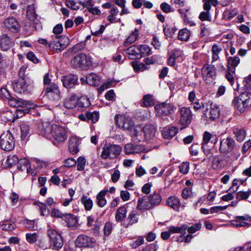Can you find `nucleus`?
<instances>
[{"label":"nucleus","instance_id":"nucleus-1","mask_svg":"<svg viewBox=\"0 0 251 251\" xmlns=\"http://www.w3.org/2000/svg\"><path fill=\"white\" fill-rule=\"evenodd\" d=\"M232 104L240 113L248 111L251 107V93L243 92L238 97L234 98Z\"/></svg>","mask_w":251,"mask_h":251},{"label":"nucleus","instance_id":"nucleus-2","mask_svg":"<svg viewBox=\"0 0 251 251\" xmlns=\"http://www.w3.org/2000/svg\"><path fill=\"white\" fill-rule=\"evenodd\" d=\"M69 38L64 35H53L50 41V50L53 52H59L69 45Z\"/></svg>","mask_w":251,"mask_h":251},{"label":"nucleus","instance_id":"nucleus-3","mask_svg":"<svg viewBox=\"0 0 251 251\" xmlns=\"http://www.w3.org/2000/svg\"><path fill=\"white\" fill-rule=\"evenodd\" d=\"M61 232L52 228L48 229L47 234L49 238V248L53 250L58 251L64 245L63 237Z\"/></svg>","mask_w":251,"mask_h":251},{"label":"nucleus","instance_id":"nucleus-4","mask_svg":"<svg viewBox=\"0 0 251 251\" xmlns=\"http://www.w3.org/2000/svg\"><path fill=\"white\" fill-rule=\"evenodd\" d=\"M51 137L53 138L52 142L55 145L63 143L68 137L67 130L65 127L52 125Z\"/></svg>","mask_w":251,"mask_h":251},{"label":"nucleus","instance_id":"nucleus-5","mask_svg":"<svg viewBox=\"0 0 251 251\" xmlns=\"http://www.w3.org/2000/svg\"><path fill=\"white\" fill-rule=\"evenodd\" d=\"M122 148L115 144H105L103 148L100 157L103 159H113L121 153Z\"/></svg>","mask_w":251,"mask_h":251},{"label":"nucleus","instance_id":"nucleus-6","mask_svg":"<svg viewBox=\"0 0 251 251\" xmlns=\"http://www.w3.org/2000/svg\"><path fill=\"white\" fill-rule=\"evenodd\" d=\"M91 58L84 53H79L74 57L72 60V65L76 68L86 70L91 65Z\"/></svg>","mask_w":251,"mask_h":251},{"label":"nucleus","instance_id":"nucleus-7","mask_svg":"<svg viewBox=\"0 0 251 251\" xmlns=\"http://www.w3.org/2000/svg\"><path fill=\"white\" fill-rule=\"evenodd\" d=\"M15 146L13 135L9 131L3 133L0 137V146L3 150L10 151Z\"/></svg>","mask_w":251,"mask_h":251},{"label":"nucleus","instance_id":"nucleus-8","mask_svg":"<svg viewBox=\"0 0 251 251\" xmlns=\"http://www.w3.org/2000/svg\"><path fill=\"white\" fill-rule=\"evenodd\" d=\"M201 74L205 82L207 84H210L214 81L216 78L215 67L212 64L206 63L201 69Z\"/></svg>","mask_w":251,"mask_h":251},{"label":"nucleus","instance_id":"nucleus-9","mask_svg":"<svg viewBox=\"0 0 251 251\" xmlns=\"http://www.w3.org/2000/svg\"><path fill=\"white\" fill-rule=\"evenodd\" d=\"M156 115L159 117L167 116L173 113L176 108L170 103L163 102L155 106Z\"/></svg>","mask_w":251,"mask_h":251},{"label":"nucleus","instance_id":"nucleus-10","mask_svg":"<svg viewBox=\"0 0 251 251\" xmlns=\"http://www.w3.org/2000/svg\"><path fill=\"white\" fill-rule=\"evenodd\" d=\"M235 142L234 140L228 137L220 141L219 152L222 154H227L231 152L234 149Z\"/></svg>","mask_w":251,"mask_h":251},{"label":"nucleus","instance_id":"nucleus-11","mask_svg":"<svg viewBox=\"0 0 251 251\" xmlns=\"http://www.w3.org/2000/svg\"><path fill=\"white\" fill-rule=\"evenodd\" d=\"M179 124L183 126L181 129L188 126L191 123L192 120V113L189 108L182 107L180 110Z\"/></svg>","mask_w":251,"mask_h":251},{"label":"nucleus","instance_id":"nucleus-12","mask_svg":"<svg viewBox=\"0 0 251 251\" xmlns=\"http://www.w3.org/2000/svg\"><path fill=\"white\" fill-rule=\"evenodd\" d=\"M75 244L79 247L93 248L96 245V240L92 237L80 234L76 238Z\"/></svg>","mask_w":251,"mask_h":251},{"label":"nucleus","instance_id":"nucleus-13","mask_svg":"<svg viewBox=\"0 0 251 251\" xmlns=\"http://www.w3.org/2000/svg\"><path fill=\"white\" fill-rule=\"evenodd\" d=\"M116 125L124 130H131L133 126L131 120L121 115H116L115 117Z\"/></svg>","mask_w":251,"mask_h":251},{"label":"nucleus","instance_id":"nucleus-14","mask_svg":"<svg viewBox=\"0 0 251 251\" xmlns=\"http://www.w3.org/2000/svg\"><path fill=\"white\" fill-rule=\"evenodd\" d=\"M52 128V125L48 121H40L38 123L37 132L38 133L50 139L51 138V129Z\"/></svg>","mask_w":251,"mask_h":251},{"label":"nucleus","instance_id":"nucleus-15","mask_svg":"<svg viewBox=\"0 0 251 251\" xmlns=\"http://www.w3.org/2000/svg\"><path fill=\"white\" fill-rule=\"evenodd\" d=\"M48 97L52 100H58L60 99V92L58 86L55 84H52L46 89Z\"/></svg>","mask_w":251,"mask_h":251},{"label":"nucleus","instance_id":"nucleus-16","mask_svg":"<svg viewBox=\"0 0 251 251\" xmlns=\"http://www.w3.org/2000/svg\"><path fill=\"white\" fill-rule=\"evenodd\" d=\"M205 117L209 120H214L218 118L220 115V109L218 105L211 103L210 108L205 111L204 113Z\"/></svg>","mask_w":251,"mask_h":251},{"label":"nucleus","instance_id":"nucleus-17","mask_svg":"<svg viewBox=\"0 0 251 251\" xmlns=\"http://www.w3.org/2000/svg\"><path fill=\"white\" fill-rule=\"evenodd\" d=\"M61 81L64 87L70 89L77 84L78 77L76 75L69 74L62 76Z\"/></svg>","mask_w":251,"mask_h":251},{"label":"nucleus","instance_id":"nucleus-18","mask_svg":"<svg viewBox=\"0 0 251 251\" xmlns=\"http://www.w3.org/2000/svg\"><path fill=\"white\" fill-rule=\"evenodd\" d=\"M139 213L137 211L133 210L128 215L127 218L124 221L123 226L125 228H128L134 224L138 223L139 220Z\"/></svg>","mask_w":251,"mask_h":251},{"label":"nucleus","instance_id":"nucleus-19","mask_svg":"<svg viewBox=\"0 0 251 251\" xmlns=\"http://www.w3.org/2000/svg\"><path fill=\"white\" fill-rule=\"evenodd\" d=\"M218 141V136L215 134H212L208 131H205L202 135V142L201 143V148L204 149L207 146L209 142L215 145Z\"/></svg>","mask_w":251,"mask_h":251},{"label":"nucleus","instance_id":"nucleus-20","mask_svg":"<svg viewBox=\"0 0 251 251\" xmlns=\"http://www.w3.org/2000/svg\"><path fill=\"white\" fill-rule=\"evenodd\" d=\"M5 26L13 32H18L20 30V26L16 18L13 17H9L4 21Z\"/></svg>","mask_w":251,"mask_h":251},{"label":"nucleus","instance_id":"nucleus-21","mask_svg":"<svg viewBox=\"0 0 251 251\" xmlns=\"http://www.w3.org/2000/svg\"><path fill=\"white\" fill-rule=\"evenodd\" d=\"M9 104L13 107H21L22 108L27 107L30 108L29 103L27 101H25L22 99L15 98L11 96V97L8 100Z\"/></svg>","mask_w":251,"mask_h":251},{"label":"nucleus","instance_id":"nucleus-22","mask_svg":"<svg viewBox=\"0 0 251 251\" xmlns=\"http://www.w3.org/2000/svg\"><path fill=\"white\" fill-rule=\"evenodd\" d=\"M14 90L19 93H25L27 91L28 86L26 81L24 79H19L17 82L12 83Z\"/></svg>","mask_w":251,"mask_h":251},{"label":"nucleus","instance_id":"nucleus-23","mask_svg":"<svg viewBox=\"0 0 251 251\" xmlns=\"http://www.w3.org/2000/svg\"><path fill=\"white\" fill-rule=\"evenodd\" d=\"M235 220L231 221V224L236 227H243L249 225L246 221H251V217L249 215L237 216Z\"/></svg>","mask_w":251,"mask_h":251},{"label":"nucleus","instance_id":"nucleus-24","mask_svg":"<svg viewBox=\"0 0 251 251\" xmlns=\"http://www.w3.org/2000/svg\"><path fill=\"white\" fill-rule=\"evenodd\" d=\"M141 132H143L145 139L148 141L154 138L156 132V128L153 125H147L143 128Z\"/></svg>","mask_w":251,"mask_h":251},{"label":"nucleus","instance_id":"nucleus-25","mask_svg":"<svg viewBox=\"0 0 251 251\" xmlns=\"http://www.w3.org/2000/svg\"><path fill=\"white\" fill-rule=\"evenodd\" d=\"M12 46L11 39L7 35H2L0 37V48L3 51H7Z\"/></svg>","mask_w":251,"mask_h":251},{"label":"nucleus","instance_id":"nucleus-26","mask_svg":"<svg viewBox=\"0 0 251 251\" xmlns=\"http://www.w3.org/2000/svg\"><path fill=\"white\" fill-rule=\"evenodd\" d=\"M178 130V128L174 126L165 127L162 131V135L165 139H171L176 134Z\"/></svg>","mask_w":251,"mask_h":251},{"label":"nucleus","instance_id":"nucleus-27","mask_svg":"<svg viewBox=\"0 0 251 251\" xmlns=\"http://www.w3.org/2000/svg\"><path fill=\"white\" fill-rule=\"evenodd\" d=\"M127 210L126 207L121 206L119 207L116 212L115 220L117 222H120L123 226L124 221L126 220Z\"/></svg>","mask_w":251,"mask_h":251},{"label":"nucleus","instance_id":"nucleus-28","mask_svg":"<svg viewBox=\"0 0 251 251\" xmlns=\"http://www.w3.org/2000/svg\"><path fill=\"white\" fill-rule=\"evenodd\" d=\"M148 201L151 207H155L159 205L162 201V197L160 194L157 192H154L148 197Z\"/></svg>","mask_w":251,"mask_h":251},{"label":"nucleus","instance_id":"nucleus-29","mask_svg":"<svg viewBox=\"0 0 251 251\" xmlns=\"http://www.w3.org/2000/svg\"><path fill=\"white\" fill-rule=\"evenodd\" d=\"M108 192L107 189L100 191L96 196V202L100 207H104L107 203L105 196Z\"/></svg>","mask_w":251,"mask_h":251},{"label":"nucleus","instance_id":"nucleus-30","mask_svg":"<svg viewBox=\"0 0 251 251\" xmlns=\"http://www.w3.org/2000/svg\"><path fill=\"white\" fill-rule=\"evenodd\" d=\"M167 205L176 211H178L180 207L179 199L174 196L169 197L167 200Z\"/></svg>","mask_w":251,"mask_h":251},{"label":"nucleus","instance_id":"nucleus-31","mask_svg":"<svg viewBox=\"0 0 251 251\" xmlns=\"http://www.w3.org/2000/svg\"><path fill=\"white\" fill-rule=\"evenodd\" d=\"M240 59L237 56L229 57L227 60L228 70L232 73H235V68L238 65Z\"/></svg>","mask_w":251,"mask_h":251},{"label":"nucleus","instance_id":"nucleus-32","mask_svg":"<svg viewBox=\"0 0 251 251\" xmlns=\"http://www.w3.org/2000/svg\"><path fill=\"white\" fill-rule=\"evenodd\" d=\"M151 208L149 201H147V197L143 196L138 199L137 208L139 210L149 209Z\"/></svg>","mask_w":251,"mask_h":251},{"label":"nucleus","instance_id":"nucleus-33","mask_svg":"<svg viewBox=\"0 0 251 251\" xmlns=\"http://www.w3.org/2000/svg\"><path fill=\"white\" fill-rule=\"evenodd\" d=\"M222 50V48L221 46L216 44H214L211 49L212 52V62L213 63L214 62L219 59V54Z\"/></svg>","mask_w":251,"mask_h":251},{"label":"nucleus","instance_id":"nucleus-34","mask_svg":"<svg viewBox=\"0 0 251 251\" xmlns=\"http://www.w3.org/2000/svg\"><path fill=\"white\" fill-rule=\"evenodd\" d=\"M126 53L129 55L130 59H134L140 57L139 47L136 46H132L126 50Z\"/></svg>","mask_w":251,"mask_h":251},{"label":"nucleus","instance_id":"nucleus-35","mask_svg":"<svg viewBox=\"0 0 251 251\" xmlns=\"http://www.w3.org/2000/svg\"><path fill=\"white\" fill-rule=\"evenodd\" d=\"M77 97L73 95L66 99L64 101V106L68 109H73L76 106Z\"/></svg>","mask_w":251,"mask_h":251},{"label":"nucleus","instance_id":"nucleus-36","mask_svg":"<svg viewBox=\"0 0 251 251\" xmlns=\"http://www.w3.org/2000/svg\"><path fill=\"white\" fill-rule=\"evenodd\" d=\"M85 81L90 85H98L100 83V77L96 74L92 73L87 75Z\"/></svg>","mask_w":251,"mask_h":251},{"label":"nucleus","instance_id":"nucleus-37","mask_svg":"<svg viewBox=\"0 0 251 251\" xmlns=\"http://www.w3.org/2000/svg\"><path fill=\"white\" fill-rule=\"evenodd\" d=\"M64 220L67 223L69 227H74L77 223V218L73 214H68L64 216Z\"/></svg>","mask_w":251,"mask_h":251},{"label":"nucleus","instance_id":"nucleus-38","mask_svg":"<svg viewBox=\"0 0 251 251\" xmlns=\"http://www.w3.org/2000/svg\"><path fill=\"white\" fill-rule=\"evenodd\" d=\"M233 132L238 142L243 141L246 137V131L243 128L234 127L233 129Z\"/></svg>","mask_w":251,"mask_h":251},{"label":"nucleus","instance_id":"nucleus-39","mask_svg":"<svg viewBox=\"0 0 251 251\" xmlns=\"http://www.w3.org/2000/svg\"><path fill=\"white\" fill-rule=\"evenodd\" d=\"M76 106L78 109L82 110L83 108L88 107L90 105L89 99L86 97H81L78 100L77 99Z\"/></svg>","mask_w":251,"mask_h":251},{"label":"nucleus","instance_id":"nucleus-40","mask_svg":"<svg viewBox=\"0 0 251 251\" xmlns=\"http://www.w3.org/2000/svg\"><path fill=\"white\" fill-rule=\"evenodd\" d=\"M154 104L153 96L150 94L145 95L141 100V105L142 107H148Z\"/></svg>","mask_w":251,"mask_h":251},{"label":"nucleus","instance_id":"nucleus-41","mask_svg":"<svg viewBox=\"0 0 251 251\" xmlns=\"http://www.w3.org/2000/svg\"><path fill=\"white\" fill-rule=\"evenodd\" d=\"M139 32L138 29H135L133 31H132L130 35L127 37L126 41L124 43V45L126 46H128L130 44L135 42L138 37H139Z\"/></svg>","mask_w":251,"mask_h":251},{"label":"nucleus","instance_id":"nucleus-42","mask_svg":"<svg viewBox=\"0 0 251 251\" xmlns=\"http://www.w3.org/2000/svg\"><path fill=\"white\" fill-rule=\"evenodd\" d=\"M187 228L186 225H183L180 226H170L168 229L170 232L172 233H181L184 235Z\"/></svg>","mask_w":251,"mask_h":251},{"label":"nucleus","instance_id":"nucleus-43","mask_svg":"<svg viewBox=\"0 0 251 251\" xmlns=\"http://www.w3.org/2000/svg\"><path fill=\"white\" fill-rule=\"evenodd\" d=\"M80 201L86 211H90L92 209L93 206V202L91 198L83 195L81 197Z\"/></svg>","mask_w":251,"mask_h":251},{"label":"nucleus","instance_id":"nucleus-44","mask_svg":"<svg viewBox=\"0 0 251 251\" xmlns=\"http://www.w3.org/2000/svg\"><path fill=\"white\" fill-rule=\"evenodd\" d=\"M77 140L76 138L72 137L69 140V149L72 154H75L78 152Z\"/></svg>","mask_w":251,"mask_h":251},{"label":"nucleus","instance_id":"nucleus-45","mask_svg":"<svg viewBox=\"0 0 251 251\" xmlns=\"http://www.w3.org/2000/svg\"><path fill=\"white\" fill-rule=\"evenodd\" d=\"M190 34V31L187 28L180 29L178 32V39L182 41H187Z\"/></svg>","mask_w":251,"mask_h":251},{"label":"nucleus","instance_id":"nucleus-46","mask_svg":"<svg viewBox=\"0 0 251 251\" xmlns=\"http://www.w3.org/2000/svg\"><path fill=\"white\" fill-rule=\"evenodd\" d=\"M212 166L214 169H220L224 167V159L220 156L215 157L213 162Z\"/></svg>","mask_w":251,"mask_h":251},{"label":"nucleus","instance_id":"nucleus-47","mask_svg":"<svg viewBox=\"0 0 251 251\" xmlns=\"http://www.w3.org/2000/svg\"><path fill=\"white\" fill-rule=\"evenodd\" d=\"M131 65L136 72L139 71L143 72L148 69L145 64L144 63H140L137 61L131 62Z\"/></svg>","mask_w":251,"mask_h":251},{"label":"nucleus","instance_id":"nucleus-48","mask_svg":"<svg viewBox=\"0 0 251 251\" xmlns=\"http://www.w3.org/2000/svg\"><path fill=\"white\" fill-rule=\"evenodd\" d=\"M26 16L30 21H34L37 18V14L35 12V9L33 6L30 5L27 7L26 9Z\"/></svg>","mask_w":251,"mask_h":251},{"label":"nucleus","instance_id":"nucleus-49","mask_svg":"<svg viewBox=\"0 0 251 251\" xmlns=\"http://www.w3.org/2000/svg\"><path fill=\"white\" fill-rule=\"evenodd\" d=\"M82 4L81 2H78L75 0H66V5L69 8L72 10H77L80 7V5Z\"/></svg>","mask_w":251,"mask_h":251},{"label":"nucleus","instance_id":"nucleus-50","mask_svg":"<svg viewBox=\"0 0 251 251\" xmlns=\"http://www.w3.org/2000/svg\"><path fill=\"white\" fill-rule=\"evenodd\" d=\"M29 166V163L28 160L26 158H23L19 159V162L17 164V169L19 170L26 169V170L28 171Z\"/></svg>","mask_w":251,"mask_h":251},{"label":"nucleus","instance_id":"nucleus-51","mask_svg":"<svg viewBox=\"0 0 251 251\" xmlns=\"http://www.w3.org/2000/svg\"><path fill=\"white\" fill-rule=\"evenodd\" d=\"M19 157L16 155H9L6 160V163L8 167H11L16 164H18Z\"/></svg>","mask_w":251,"mask_h":251},{"label":"nucleus","instance_id":"nucleus-52","mask_svg":"<svg viewBox=\"0 0 251 251\" xmlns=\"http://www.w3.org/2000/svg\"><path fill=\"white\" fill-rule=\"evenodd\" d=\"M139 47L140 50V57L145 56L151 54V48L147 45H140Z\"/></svg>","mask_w":251,"mask_h":251},{"label":"nucleus","instance_id":"nucleus-53","mask_svg":"<svg viewBox=\"0 0 251 251\" xmlns=\"http://www.w3.org/2000/svg\"><path fill=\"white\" fill-rule=\"evenodd\" d=\"M203 7L204 10L208 11L211 9V6H216L218 4L217 0H203Z\"/></svg>","mask_w":251,"mask_h":251},{"label":"nucleus","instance_id":"nucleus-54","mask_svg":"<svg viewBox=\"0 0 251 251\" xmlns=\"http://www.w3.org/2000/svg\"><path fill=\"white\" fill-rule=\"evenodd\" d=\"M0 227L4 230L11 231L15 228V225L11 221H6L0 225Z\"/></svg>","mask_w":251,"mask_h":251},{"label":"nucleus","instance_id":"nucleus-55","mask_svg":"<svg viewBox=\"0 0 251 251\" xmlns=\"http://www.w3.org/2000/svg\"><path fill=\"white\" fill-rule=\"evenodd\" d=\"M87 116L88 117V120H90L92 123H96L99 119V112L97 111H94L90 112L87 111Z\"/></svg>","mask_w":251,"mask_h":251},{"label":"nucleus","instance_id":"nucleus-56","mask_svg":"<svg viewBox=\"0 0 251 251\" xmlns=\"http://www.w3.org/2000/svg\"><path fill=\"white\" fill-rule=\"evenodd\" d=\"M144 238L143 236H138L136 240L133 241L132 243H130V246L132 248L135 249L138 247L141 246V245L144 243Z\"/></svg>","mask_w":251,"mask_h":251},{"label":"nucleus","instance_id":"nucleus-57","mask_svg":"<svg viewBox=\"0 0 251 251\" xmlns=\"http://www.w3.org/2000/svg\"><path fill=\"white\" fill-rule=\"evenodd\" d=\"M21 138L24 140L29 133V127L28 125L25 124H22L21 125Z\"/></svg>","mask_w":251,"mask_h":251},{"label":"nucleus","instance_id":"nucleus-58","mask_svg":"<svg viewBox=\"0 0 251 251\" xmlns=\"http://www.w3.org/2000/svg\"><path fill=\"white\" fill-rule=\"evenodd\" d=\"M77 164V170L78 171H82L84 168L86 164V159L84 157L80 156L77 158V160L76 161Z\"/></svg>","mask_w":251,"mask_h":251},{"label":"nucleus","instance_id":"nucleus-59","mask_svg":"<svg viewBox=\"0 0 251 251\" xmlns=\"http://www.w3.org/2000/svg\"><path fill=\"white\" fill-rule=\"evenodd\" d=\"M25 236L27 241L30 244L35 243L37 240L38 235L36 233H27Z\"/></svg>","mask_w":251,"mask_h":251},{"label":"nucleus","instance_id":"nucleus-60","mask_svg":"<svg viewBox=\"0 0 251 251\" xmlns=\"http://www.w3.org/2000/svg\"><path fill=\"white\" fill-rule=\"evenodd\" d=\"M179 172L184 174H187L189 170V163L188 162H184L179 166Z\"/></svg>","mask_w":251,"mask_h":251},{"label":"nucleus","instance_id":"nucleus-61","mask_svg":"<svg viewBox=\"0 0 251 251\" xmlns=\"http://www.w3.org/2000/svg\"><path fill=\"white\" fill-rule=\"evenodd\" d=\"M250 194H251V191L247 192L240 191L236 194V199L238 200L246 199Z\"/></svg>","mask_w":251,"mask_h":251},{"label":"nucleus","instance_id":"nucleus-62","mask_svg":"<svg viewBox=\"0 0 251 251\" xmlns=\"http://www.w3.org/2000/svg\"><path fill=\"white\" fill-rule=\"evenodd\" d=\"M201 227V223H197L190 227L187 226V231L190 234H193L199 230Z\"/></svg>","mask_w":251,"mask_h":251},{"label":"nucleus","instance_id":"nucleus-63","mask_svg":"<svg viewBox=\"0 0 251 251\" xmlns=\"http://www.w3.org/2000/svg\"><path fill=\"white\" fill-rule=\"evenodd\" d=\"M199 18L202 21H211V18L210 17L209 11H208L201 12L199 16Z\"/></svg>","mask_w":251,"mask_h":251},{"label":"nucleus","instance_id":"nucleus-64","mask_svg":"<svg viewBox=\"0 0 251 251\" xmlns=\"http://www.w3.org/2000/svg\"><path fill=\"white\" fill-rule=\"evenodd\" d=\"M112 225L110 222H106L104 226L103 232L104 236H108L111 233L112 230Z\"/></svg>","mask_w":251,"mask_h":251}]
</instances>
